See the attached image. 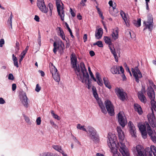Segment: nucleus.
Listing matches in <instances>:
<instances>
[{
    "label": "nucleus",
    "instance_id": "e2e57ef3",
    "mask_svg": "<svg viewBox=\"0 0 156 156\" xmlns=\"http://www.w3.org/2000/svg\"><path fill=\"white\" fill-rule=\"evenodd\" d=\"M60 36L62 37V39L63 40H66L65 36L64 34H60Z\"/></svg>",
    "mask_w": 156,
    "mask_h": 156
},
{
    "label": "nucleus",
    "instance_id": "cd10ccee",
    "mask_svg": "<svg viewBox=\"0 0 156 156\" xmlns=\"http://www.w3.org/2000/svg\"><path fill=\"white\" fill-rule=\"evenodd\" d=\"M103 80L105 87L109 89H111L112 87L107 78L104 77L103 78Z\"/></svg>",
    "mask_w": 156,
    "mask_h": 156
},
{
    "label": "nucleus",
    "instance_id": "de8ad7c7",
    "mask_svg": "<svg viewBox=\"0 0 156 156\" xmlns=\"http://www.w3.org/2000/svg\"><path fill=\"white\" fill-rule=\"evenodd\" d=\"M41 89V87L39 86V84H37L36 85L35 88V91L37 92H39Z\"/></svg>",
    "mask_w": 156,
    "mask_h": 156
},
{
    "label": "nucleus",
    "instance_id": "7ed1b4c3",
    "mask_svg": "<svg viewBox=\"0 0 156 156\" xmlns=\"http://www.w3.org/2000/svg\"><path fill=\"white\" fill-rule=\"evenodd\" d=\"M79 68L80 67L81 69V72H82L83 76L82 78L81 76V74L79 75V74L77 76L80 77V79L82 80V82L83 83H87V81L89 82V75L88 72L87 71V70L84 65L83 62H81L80 64Z\"/></svg>",
    "mask_w": 156,
    "mask_h": 156
},
{
    "label": "nucleus",
    "instance_id": "864d4df0",
    "mask_svg": "<svg viewBox=\"0 0 156 156\" xmlns=\"http://www.w3.org/2000/svg\"><path fill=\"white\" fill-rule=\"evenodd\" d=\"M4 44V40L3 39L0 40V47H2L3 45Z\"/></svg>",
    "mask_w": 156,
    "mask_h": 156
},
{
    "label": "nucleus",
    "instance_id": "79ce46f5",
    "mask_svg": "<svg viewBox=\"0 0 156 156\" xmlns=\"http://www.w3.org/2000/svg\"><path fill=\"white\" fill-rule=\"evenodd\" d=\"M142 136L143 138L145 139L147 136V133L146 130L144 131L141 132Z\"/></svg>",
    "mask_w": 156,
    "mask_h": 156
},
{
    "label": "nucleus",
    "instance_id": "a211bd4d",
    "mask_svg": "<svg viewBox=\"0 0 156 156\" xmlns=\"http://www.w3.org/2000/svg\"><path fill=\"white\" fill-rule=\"evenodd\" d=\"M136 150L137 153V156H146L144 152L143 147L141 145H137L136 146Z\"/></svg>",
    "mask_w": 156,
    "mask_h": 156
},
{
    "label": "nucleus",
    "instance_id": "052dcab7",
    "mask_svg": "<svg viewBox=\"0 0 156 156\" xmlns=\"http://www.w3.org/2000/svg\"><path fill=\"white\" fill-rule=\"evenodd\" d=\"M5 103V101L2 98H0V104H4Z\"/></svg>",
    "mask_w": 156,
    "mask_h": 156
},
{
    "label": "nucleus",
    "instance_id": "c03bdc74",
    "mask_svg": "<svg viewBox=\"0 0 156 156\" xmlns=\"http://www.w3.org/2000/svg\"><path fill=\"white\" fill-rule=\"evenodd\" d=\"M53 154L50 152L43 153L42 156H52Z\"/></svg>",
    "mask_w": 156,
    "mask_h": 156
},
{
    "label": "nucleus",
    "instance_id": "6e6d98bb",
    "mask_svg": "<svg viewBox=\"0 0 156 156\" xmlns=\"http://www.w3.org/2000/svg\"><path fill=\"white\" fill-rule=\"evenodd\" d=\"M87 34H85L83 37V40L84 42H86L87 39Z\"/></svg>",
    "mask_w": 156,
    "mask_h": 156
},
{
    "label": "nucleus",
    "instance_id": "5fc2aeb1",
    "mask_svg": "<svg viewBox=\"0 0 156 156\" xmlns=\"http://www.w3.org/2000/svg\"><path fill=\"white\" fill-rule=\"evenodd\" d=\"M16 88V85L15 83H13L12 85V90L13 91L15 90Z\"/></svg>",
    "mask_w": 156,
    "mask_h": 156
},
{
    "label": "nucleus",
    "instance_id": "49530a36",
    "mask_svg": "<svg viewBox=\"0 0 156 156\" xmlns=\"http://www.w3.org/2000/svg\"><path fill=\"white\" fill-rule=\"evenodd\" d=\"M38 38L37 39V41H38V42L39 45H40V46H41V36L40 33L39 31L38 32Z\"/></svg>",
    "mask_w": 156,
    "mask_h": 156
},
{
    "label": "nucleus",
    "instance_id": "f8f14e48",
    "mask_svg": "<svg viewBox=\"0 0 156 156\" xmlns=\"http://www.w3.org/2000/svg\"><path fill=\"white\" fill-rule=\"evenodd\" d=\"M90 133V137L94 141H97L98 140V136L97 134L96 130L92 127L89 126L87 128Z\"/></svg>",
    "mask_w": 156,
    "mask_h": 156
},
{
    "label": "nucleus",
    "instance_id": "f257e3e1",
    "mask_svg": "<svg viewBox=\"0 0 156 156\" xmlns=\"http://www.w3.org/2000/svg\"><path fill=\"white\" fill-rule=\"evenodd\" d=\"M108 137L109 141H107L108 144L111 150L113 156H121L119 153L117 151L116 148H115L116 147V144L115 143L116 137L115 135L109 133Z\"/></svg>",
    "mask_w": 156,
    "mask_h": 156
},
{
    "label": "nucleus",
    "instance_id": "69168bd1",
    "mask_svg": "<svg viewBox=\"0 0 156 156\" xmlns=\"http://www.w3.org/2000/svg\"><path fill=\"white\" fill-rule=\"evenodd\" d=\"M71 14L72 15V16L73 17H74L75 16V14L74 13V12L72 11V9L70 8V10Z\"/></svg>",
    "mask_w": 156,
    "mask_h": 156
},
{
    "label": "nucleus",
    "instance_id": "7c9ffc66",
    "mask_svg": "<svg viewBox=\"0 0 156 156\" xmlns=\"http://www.w3.org/2000/svg\"><path fill=\"white\" fill-rule=\"evenodd\" d=\"M61 46V44L60 45L59 44H57L55 42H54L53 44L54 48L53 51L55 54H56L57 51V49H58L59 46Z\"/></svg>",
    "mask_w": 156,
    "mask_h": 156
},
{
    "label": "nucleus",
    "instance_id": "09e8293b",
    "mask_svg": "<svg viewBox=\"0 0 156 156\" xmlns=\"http://www.w3.org/2000/svg\"><path fill=\"white\" fill-rule=\"evenodd\" d=\"M86 2L87 0H82L80 3V4L81 5L84 6L86 5L85 3Z\"/></svg>",
    "mask_w": 156,
    "mask_h": 156
},
{
    "label": "nucleus",
    "instance_id": "bb28decb",
    "mask_svg": "<svg viewBox=\"0 0 156 156\" xmlns=\"http://www.w3.org/2000/svg\"><path fill=\"white\" fill-rule=\"evenodd\" d=\"M134 108L135 111L138 112L140 114H142L143 112L140 106L137 104H135Z\"/></svg>",
    "mask_w": 156,
    "mask_h": 156
},
{
    "label": "nucleus",
    "instance_id": "1a4fd4ad",
    "mask_svg": "<svg viewBox=\"0 0 156 156\" xmlns=\"http://www.w3.org/2000/svg\"><path fill=\"white\" fill-rule=\"evenodd\" d=\"M105 107L108 114L111 116H113L115 114L114 107L111 102L107 100L105 102Z\"/></svg>",
    "mask_w": 156,
    "mask_h": 156
},
{
    "label": "nucleus",
    "instance_id": "b1692460",
    "mask_svg": "<svg viewBox=\"0 0 156 156\" xmlns=\"http://www.w3.org/2000/svg\"><path fill=\"white\" fill-rule=\"evenodd\" d=\"M103 34V29L101 28L98 29L97 31L96 32L95 34V37L97 39H99L102 37Z\"/></svg>",
    "mask_w": 156,
    "mask_h": 156
},
{
    "label": "nucleus",
    "instance_id": "2eb2a0df",
    "mask_svg": "<svg viewBox=\"0 0 156 156\" xmlns=\"http://www.w3.org/2000/svg\"><path fill=\"white\" fill-rule=\"evenodd\" d=\"M147 130L149 135L151 136V140L154 143H156V133L151 130L149 124L147 123Z\"/></svg>",
    "mask_w": 156,
    "mask_h": 156
},
{
    "label": "nucleus",
    "instance_id": "6e6552de",
    "mask_svg": "<svg viewBox=\"0 0 156 156\" xmlns=\"http://www.w3.org/2000/svg\"><path fill=\"white\" fill-rule=\"evenodd\" d=\"M131 70L136 82L137 83H139V79L141 78L142 77V76L138 66L135 67L134 69L132 68Z\"/></svg>",
    "mask_w": 156,
    "mask_h": 156
},
{
    "label": "nucleus",
    "instance_id": "39448f33",
    "mask_svg": "<svg viewBox=\"0 0 156 156\" xmlns=\"http://www.w3.org/2000/svg\"><path fill=\"white\" fill-rule=\"evenodd\" d=\"M144 26L145 27L143 29V30L148 29L149 31L151 32L153 28L154 23L153 22V17L151 14H149L147 16V22L144 21L143 22Z\"/></svg>",
    "mask_w": 156,
    "mask_h": 156
},
{
    "label": "nucleus",
    "instance_id": "9b49d317",
    "mask_svg": "<svg viewBox=\"0 0 156 156\" xmlns=\"http://www.w3.org/2000/svg\"><path fill=\"white\" fill-rule=\"evenodd\" d=\"M37 5L40 10L42 12L47 13L48 10L46 8L44 0H37Z\"/></svg>",
    "mask_w": 156,
    "mask_h": 156
},
{
    "label": "nucleus",
    "instance_id": "4d7b16f0",
    "mask_svg": "<svg viewBox=\"0 0 156 156\" xmlns=\"http://www.w3.org/2000/svg\"><path fill=\"white\" fill-rule=\"evenodd\" d=\"M12 16H12V13L11 12V14L10 16L9 19L8 20V23H11V22H12Z\"/></svg>",
    "mask_w": 156,
    "mask_h": 156
},
{
    "label": "nucleus",
    "instance_id": "3c124183",
    "mask_svg": "<svg viewBox=\"0 0 156 156\" xmlns=\"http://www.w3.org/2000/svg\"><path fill=\"white\" fill-rule=\"evenodd\" d=\"M114 7H112V8L113 10V11L115 12V13H118L119 12V11L118 9L116 8V5H113Z\"/></svg>",
    "mask_w": 156,
    "mask_h": 156
},
{
    "label": "nucleus",
    "instance_id": "dca6fc26",
    "mask_svg": "<svg viewBox=\"0 0 156 156\" xmlns=\"http://www.w3.org/2000/svg\"><path fill=\"white\" fill-rule=\"evenodd\" d=\"M147 93L151 100L154 99L155 98V92L151 86H150L148 87L147 90Z\"/></svg>",
    "mask_w": 156,
    "mask_h": 156
},
{
    "label": "nucleus",
    "instance_id": "8fccbe9b",
    "mask_svg": "<svg viewBox=\"0 0 156 156\" xmlns=\"http://www.w3.org/2000/svg\"><path fill=\"white\" fill-rule=\"evenodd\" d=\"M36 122L37 125H40L41 123V120L40 117H38L37 119Z\"/></svg>",
    "mask_w": 156,
    "mask_h": 156
},
{
    "label": "nucleus",
    "instance_id": "f03ea898",
    "mask_svg": "<svg viewBox=\"0 0 156 156\" xmlns=\"http://www.w3.org/2000/svg\"><path fill=\"white\" fill-rule=\"evenodd\" d=\"M151 105L152 108L151 109L152 110V113H149L147 115V117L148 120L151 127L153 128L155 127L156 125V121L155 117L154 115L153 112V109L156 111V102H155L154 99L151 100Z\"/></svg>",
    "mask_w": 156,
    "mask_h": 156
},
{
    "label": "nucleus",
    "instance_id": "9d476101",
    "mask_svg": "<svg viewBox=\"0 0 156 156\" xmlns=\"http://www.w3.org/2000/svg\"><path fill=\"white\" fill-rule=\"evenodd\" d=\"M50 68V72L54 79L56 82H59L60 80V77L57 69L55 66L52 65Z\"/></svg>",
    "mask_w": 156,
    "mask_h": 156
},
{
    "label": "nucleus",
    "instance_id": "0e129e2a",
    "mask_svg": "<svg viewBox=\"0 0 156 156\" xmlns=\"http://www.w3.org/2000/svg\"><path fill=\"white\" fill-rule=\"evenodd\" d=\"M65 26H66V28L68 29V30L69 31L71 30L69 27V25L66 22L65 23Z\"/></svg>",
    "mask_w": 156,
    "mask_h": 156
},
{
    "label": "nucleus",
    "instance_id": "13d9d810",
    "mask_svg": "<svg viewBox=\"0 0 156 156\" xmlns=\"http://www.w3.org/2000/svg\"><path fill=\"white\" fill-rule=\"evenodd\" d=\"M13 62L14 65L17 68H18L19 67V65L17 60H16V61H14Z\"/></svg>",
    "mask_w": 156,
    "mask_h": 156
},
{
    "label": "nucleus",
    "instance_id": "423d86ee",
    "mask_svg": "<svg viewBox=\"0 0 156 156\" xmlns=\"http://www.w3.org/2000/svg\"><path fill=\"white\" fill-rule=\"evenodd\" d=\"M115 147L119 149L123 156H130L128 150L126 147L125 144L122 143V141H120Z\"/></svg>",
    "mask_w": 156,
    "mask_h": 156
},
{
    "label": "nucleus",
    "instance_id": "58836bf2",
    "mask_svg": "<svg viewBox=\"0 0 156 156\" xmlns=\"http://www.w3.org/2000/svg\"><path fill=\"white\" fill-rule=\"evenodd\" d=\"M120 71L121 73L122 74V77L123 79V80H125V79H126V77L125 76V75L124 74V70L122 67V66H120Z\"/></svg>",
    "mask_w": 156,
    "mask_h": 156
},
{
    "label": "nucleus",
    "instance_id": "bf43d9fd",
    "mask_svg": "<svg viewBox=\"0 0 156 156\" xmlns=\"http://www.w3.org/2000/svg\"><path fill=\"white\" fill-rule=\"evenodd\" d=\"M34 19L35 20H36L37 22L39 21V19H40L39 17L38 16H37V15H35V16Z\"/></svg>",
    "mask_w": 156,
    "mask_h": 156
},
{
    "label": "nucleus",
    "instance_id": "774afa93",
    "mask_svg": "<svg viewBox=\"0 0 156 156\" xmlns=\"http://www.w3.org/2000/svg\"><path fill=\"white\" fill-rule=\"evenodd\" d=\"M91 56H93L95 55V53L93 51H91L89 52Z\"/></svg>",
    "mask_w": 156,
    "mask_h": 156
},
{
    "label": "nucleus",
    "instance_id": "4468645a",
    "mask_svg": "<svg viewBox=\"0 0 156 156\" xmlns=\"http://www.w3.org/2000/svg\"><path fill=\"white\" fill-rule=\"evenodd\" d=\"M118 116L119 123L123 128L127 124V121L126 119L123 116L121 112H119Z\"/></svg>",
    "mask_w": 156,
    "mask_h": 156
},
{
    "label": "nucleus",
    "instance_id": "393cba45",
    "mask_svg": "<svg viewBox=\"0 0 156 156\" xmlns=\"http://www.w3.org/2000/svg\"><path fill=\"white\" fill-rule=\"evenodd\" d=\"M22 97L23 100L22 101V102L25 107L27 108L28 107L27 98L25 93L23 94Z\"/></svg>",
    "mask_w": 156,
    "mask_h": 156
},
{
    "label": "nucleus",
    "instance_id": "f704fd0d",
    "mask_svg": "<svg viewBox=\"0 0 156 156\" xmlns=\"http://www.w3.org/2000/svg\"><path fill=\"white\" fill-rule=\"evenodd\" d=\"M141 21L140 18L138 19L137 21L134 20L133 22L134 25L137 27H139L141 25Z\"/></svg>",
    "mask_w": 156,
    "mask_h": 156
},
{
    "label": "nucleus",
    "instance_id": "ddd939ff",
    "mask_svg": "<svg viewBox=\"0 0 156 156\" xmlns=\"http://www.w3.org/2000/svg\"><path fill=\"white\" fill-rule=\"evenodd\" d=\"M115 91L120 100L122 101L125 100L126 94L123 91L122 89L120 88L116 87L115 89Z\"/></svg>",
    "mask_w": 156,
    "mask_h": 156
},
{
    "label": "nucleus",
    "instance_id": "603ef678",
    "mask_svg": "<svg viewBox=\"0 0 156 156\" xmlns=\"http://www.w3.org/2000/svg\"><path fill=\"white\" fill-rule=\"evenodd\" d=\"M8 79L9 80H13L14 79L13 75L11 73L9 74V75Z\"/></svg>",
    "mask_w": 156,
    "mask_h": 156
},
{
    "label": "nucleus",
    "instance_id": "412c9836",
    "mask_svg": "<svg viewBox=\"0 0 156 156\" xmlns=\"http://www.w3.org/2000/svg\"><path fill=\"white\" fill-rule=\"evenodd\" d=\"M119 30L118 27L113 30L112 33V37L114 40H116L119 37Z\"/></svg>",
    "mask_w": 156,
    "mask_h": 156
},
{
    "label": "nucleus",
    "instance_id": "2f4dec72",
    "mask_svg": "<svg viewBox=\"0 0 156 156\" xmlns=\"http://www.w3.org/2000/svg\"><path fill=\"white\" fill-rule=\"evenodd\" d=\"M92 90L93 92V95L94 96L96 99H97V98H98V96L96 88L94 87L93 86L92 87Z\"/></svg>",
    "mask_w": 156,
    "mask_h": 156
},
{
    "label": "nucleus",
    "instance_id": "4be33fe9",
    "mask_svg": "<svg viewBox=\"0 0 156 156\" xmlns=\"http://www.w3.org/2000/svg\"><path fill=\"white\" fill-rule=\"evenodd\" d=\"M138 95V98L141 102L144 103L146 102V98L142 91L139 92Z\"/></svg>",
    "mask_w": 156,
    "mask_h": 156
},
{
    "label": "nucleus",
    "instance_id": "680f3d73",
    "mask_svg": "<svg viewBox=\"0 0 156 156\" xmlns=\"http://www.w3.org/2000/svg\"><path fill=\"white\" fill-rule=\"evenodd\" d=\"M95 76L97 80L100 78H101L100 76L99 73L98 72H96V73Z\"/></svg>",
    "mask_w": 156,
    "mask_h": 156
},
{
    "label": "nucleus",
    "instance_id": "aec40b11",
    "mask_svg": "<svg viewBox=\"0 0 156 156\" xmlns=\"http://www.w3.org/2000/svg\"><path fill=\"white\" fill-rule=\"evenodd\" d=\"M120 66H112L111 69L110 71L113 74H120L119 71Z\"/></svg>",
    "mask_w": 156,
    "mask_h": 156
},
{
    "label": "nucleus",
    "instance_id": "72a5a7b5",
    "mask_svg": "<svg viewBox=\"0 0 156 156\" xmlns=\"http://www.w3.org/2000/svg\"><path fill=\"white\" fill-rule=\"evenodd\" d=\"M147 123H147L146 125L145 124H143L140 126L139 128L140 132L146 130V127H147Z\"/></svg>",
    "mask_w": 156,
    "mask_h": 156
},
{
    "label": "nucleus",
    "instance_id": "a878e982",
    "mask_svg": "<svg viewBox=\"0 0 156 156\" xmlns=\"http://www.w3.org/2000/svg\"><path fill=\"white\" fill-rule=\"evenodd\" d=\"M120 14L122 19L124 20L126 26L127 27L129 26V25L128 22L129 20L127 19L125 13L123 11L121 10L120 12Z\"/></svg>",
    "mask_w": 156,
    "mask_h": 156
},
{
    "label": "nucleus",
    "instance_id": "4c0bfd02",
    "mask_svg": "<svg viewBox=\"0 0 156 156\" xmlns=\"http://www.w3.org/2000/svg\"><path fill=\"white\" fill-rule=\"evenodd\" d=\"M88 70L91 78L93 79L94 81H96V79L94 77V76L90 70V67H88Z\"/></svg>",
    "mask_w": 156,
    "mask_h": 156
},
{
    "label": "nucleus",
    "instance_id": "338daca9",
    "mask_svg": "<svg viewBox=\"0 0 156 156\" xmlns=\"http://www.w3.org/2000/svg\"><path fill=\"white\" fill-rule=\"evenodd\" d=\"M24 117L25 120L27 122H30V119L28 117L25 116H24Z\"/></svg>",
    "mask_w": 156,
    "mask_h": 156
},
{
    "label": "nucleus",
    "instance_id": "20e7f679",
    "mask_svg": "<svg viewBox=\"0 0 156 156\" xmlns=\"http://www.w3.org/2000/svg\"><path fill=\"white\" fill-rule=\"evenodd\" d=\"M71 65L72 67L74 69L76 74L78 76L80 75V69L79 66L77 65V59L74 54H72L70 56Z\"/></svg>",
    "mask_w": 156,
    "mask_h": 156
},
{
    "label": "nucleus",
    "instance_id": "c85d7f7f",
    "mask_svg": "<svg viewBox=\"0 0 156 156\" xmlns=\"http://www.w3.org/2000/svg\"><path fill=\"white\" fill-rule=\"evenodd\" d=\"M109 47L111 53L114 55L115 61L117 62H118V57L114 48H112L110 46H109Z\"/></svg>",
    "mask_w": 156,
    "mask_h": 156
},
{
    "label": "nucleus",
    "instance_id": "e433bc0d",
    "mask_svg": "<svg viewBox=\"0 0 156 156\" xmlns=\"http://www.w3.org/2000/svg\"><path fill=\"white\" fill-rule=\"evenodd\" d=\"M150 149L151 151L153 152L154 156H156V147L154 145H151Z\"/></svg>",
    "mask_w": 156,
    "mask_h": 156
},
{
    "label": "nucleus",
    "instance_id": "37998d69",
    "mask_svg": "<svg viewBox=\"0 0 156 156\" xmlns=\"http://www.w3.org/2000/svg\"><path fill=\"white\" fill-rule=\"evenodd\" d=\"M96 80L97 83L100 86L102 87L103 86V81L101 78H100L97 80Z\"/></svg>",
    "mask_w": 156,
    "mask_h": 156
},
{
    "label": "nucleus",
    "instance_id": "ea45409f",
    "mask_svg": "<svg viewBox=\"0 0 156 156\" xmlns=\"http://www.w3.org/2000/svg\"><path fill=\"white\" fill-rule=\"evenodd\" d=\"M84 126H81L80 124H78L77 126V128L80 130H82L84 131L87 132L86 129L84 128Z\"/></svg>",
    "mask_w": 156,
    "mask_h": 156
},
{
    "label": "nucleus",
    "instance_id": "473e14b6",
    "mask_svg": "<svg viewBox=\"0 0 156 156\" xmlns=\"http://www.w3.org/2000/svg\"><path fill=\"white\" fill-rule=\"evenodd\" d=\"M104 40L105 43L109 45H111L112 43L110 39L108 37H104Z\"/></svg>",
    "mask_w": 156,
    "mask_h": 156
},
{
    "label": "nucleus",
    "instance_id": "a19ab883",
    "mask_svg": "<svg viewBox=\"0 0 156 156\" xmlns=\"http://www.w3.org/2000/svg\"><path fill=\"white\" fill-rule=\"evenodd\" d=\"M51 113L52 116L55 119H57L58 120H59L60 119L59 116L57 115L55 113L54 111H51Z\"/></svg>",
    "mask_w": 156,
    "mask_h": 156
},
{
    "label": "nucleus",
    "instance_id": "0eeeda50",
    "mask_svg": "<svg viewBox=\"0 0 156 156\" xmlns=\"http://www.w3.org/2000/svg\"><path fill=\"white\" fill-rule=\"evenodd\" d=\"M60 0H56L57 10L58 15L60 16L61 20L63 21L64 19L65 16L64 8L63 6L62 7L61 6L60 4Z\"/></svg>",
    "mask_w": 156,
    "mask_h": 156
},
{
    "label": "nucleus",
    "instance_id": "c756f323",
    "mask_svg": "<svg viewBox=\"0 0 156 156\" xmlns=\"http://www.w3.org/2000/svg\"><path fill=\"white\" fill-rule=\"evenodd\" d=\"M99 106L100 107L101 112L105 114L107 113V111L105 110V106L103 105V103L101 101H99L98 102Z\"/></svg>",
    "mask_w": 156,
    "mask_h": 156
},
{
    "label": "nucleus",
    "instance_id": "c9c22d12",
    "mask_svg": "<svg viewBox=\"0 0 156 156\" xmlns=\"http://www.w3.org/2000/svg\"><path fill=\"white\" fill-rule=\"evenodd\" d=\"M94 45H97L98 47L101 48L103 47V45L102 44V42L101 41H98L96 42L93 44Z\"/></svg>",
    "mask_w": 156,
    "mask_h": 156
},
{
    "label": "nucleus",
    "instance_id": "5701e85b",
    "mask_svg": "<svg viewBox=\"0 0 156 156\" xmlns=\"http://www.w3.org/2000/svg\"><path fill=\"white\" fill-rule=\"evenodd\" d=\"M52 147L55 150L61 153L63 156H68L67 154H65L64 152L62 150L61 146L59 145H53Z\"/></svg>",
    "mask_w": 156,
    "mask_h": 156
},
{
    "label": "nucleus",
    "instance_id": "f3484780",
    "mask_svg": "<svg viewBox=\"0 0 156 156\" xmlns=\"http://www.w3.org/2000/svg\"><path fill=\"white\" fill-rule=\"evenodd\" d=\"M128 124L129 127V132L131 136L135 137L136 133V129L134 126L131 121H129Z\"/></svg>",
    "mask_w": 156,
    "mask_h": 156
},
{
    "label": "nucleus",
    "instance_id": "6ab92c4d",
    "mask_svg": "<svg viewBox=\"0 0 156 156\" xmlns=\"http://www.w3.org/2000/svg\"><path fill=\"white\" fill-rule=\"evenodd\" d=\"M117 131L120 141H122L125 138V135L120 127L118 126L117 128Z\"/></svg>",
    "mask_w": 156,
    "mask_h": 156
},
{
    "label": "nucleus",
    "instance_id": "a18cd8bd",
    "mask_svg": "<svg viewBox=\"0 0 156 156\" xmlns=\"http://www.w3.org/2000/svg\"><path fill=\"white\" fill-rule=\"evenodd\" d=\"M20 44L18 41H16V51H18L19 49Z\"/></svg>",
    "mask_w": 156,
    "mask_h": 156
}]
</instances>
